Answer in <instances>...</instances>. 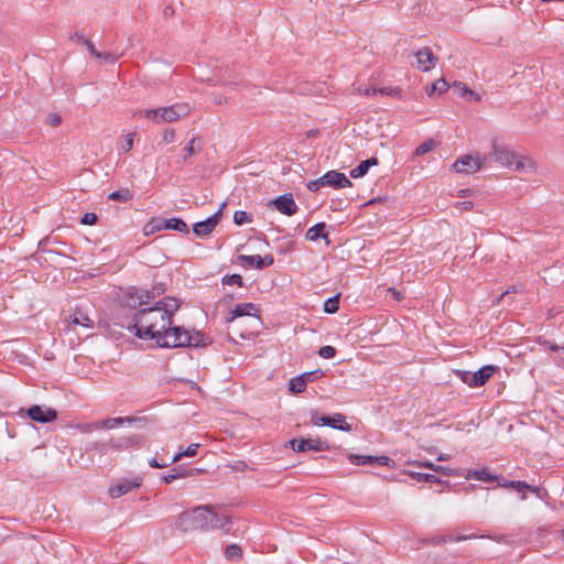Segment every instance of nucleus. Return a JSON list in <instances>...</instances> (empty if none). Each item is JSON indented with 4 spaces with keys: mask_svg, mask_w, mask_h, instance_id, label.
I'll use <instances>...</instances> for the list:
<instances>
[{
    "mask_svg": "<svg viewBox=\"0 0 564 564\" xmlns=\"http://www.w3.org/2000/svg\"><path fill=\"white\" fill-rule=\"evenodd\" d=\"M153 299L152 292H139L130 295L129 305L140 308L133 315L129 330L142 340H155L162 348L205 347L210 339L200 332H189L181 326H172L174 313L180 304L176 299L165 297L153 306H147Z\"/></svg>",
    "mask_w": 564,
    "mask_h": 564,
    "instance_id": "nucleus-1",
    "label": "nucleus"
},
{
    "mask_svg": "<svg viewBox=\"0 0 564 564\" xmlns=\"http://www.w3.org/2000/svg\"><path fill=\"white\" fill-rule=\"evenodd\" d=\"M229 518L215 512L208 506H199L193 510L182 512L176 520V529L182 532L195 530H214L225 528Z\"/></svg>",
    "mask_w": 564,
    "mask_h": 564,
    "instance_id": "nucleus-2",
    "label": "nucleus"
},
{
    "mask_svg": "<svg viewBox=\"0 0 564 564\" xmlns=\"http://www.w3.org/2000/svg\"><path fill=\"white\" fill-rule=\"evenodd\" d=\"M189 112L191 107L187 104H174L162 108L140 110L134 113V117L150 119L156 124H162L177 121Z\"/></svg>",
    "mask_w": 564,
    "mask_h": 564,
    "instance_id": "nucleus-3",
    "label": "nucleus"
},
{
    "mask_svg": "<svg viewBox=\"0 0 564 564\" xmlns=\"http://www.w3.org/2000/svg\"><path fill=\"white\" fill-rule=\"evenodd\" d=\"M498 367L496 366H484L476 372L466 370H456V376L467 386L471 388L482 387L492 377Z\"/></svg>",
    "mask_w": 564,
    "mask_h": 564,
    "instance_id": "nucleus-4",
    "label": "nucleus"
},
{
    "mask_svg": "<svg viewBox=\"0 0 564 564\" xmlns=\"http://www.w3.org/2000/svg\"><path fill=\"white\" fill-rule=\"evenodd\" d=\"M141 445V436L139 435H129L123 436L118 440H111L108 443L96 444L95 448L100 451L101 453H106L109 448L115 451L129 449L131 447H137Z\"/></svg>",
    "mask_w": 564,
    "mask_h": 564,
    "instance_id": "nucleus-5",
    "label": "nucleus"
},
{
    "mask_svg": "<svg viewBox=\"0 0 564 564\" xmlns=\"http://www.w3.org/2000/svg\"><path fill=\"white\" fill-rule=\"evenodd\" d=\"M484 160L479 154H467L456 160L452 169L457 173H475L482 167Z\"/></svg>",
    "mask_w": 564,
    "mask_h": 564,
    "instance_id": "nucleus-6",
    "label": "nucleus"
},
{
    "mask_svg": "<svg viewBox=\"0 0 564 564\" xmlns=\"http://www.w3.org/2000/svg\"><path fill=\"white\" fill-rule=\"evenodd\" d=\"M226 203H223L218 210L209 216L207 219L203 221H198L194 224L193 231L198 237H206L208 236L218 225L221 216H223V209L225 208Z\"/></svg>",
    "mask_w": 564,
    "mask_h": 564,
    "instance_id": "nucleus-7",
    "label": "nucleus"
},
{
    "mask_svg": "<svg viewBox=\"0 0 564 564\" xmlns=\"http://www.w3.org/2000/svg\"><path fill=\"white\" fill-rule=\"evenodd\" d=\"M28 416L39 423H50L57 419V412L48 406L32 405L28 409Z\"/></svg>",
    "mask_w": 564,
    "mask_h": 564,
    "instance_id": "nucleus-8",
    "label": "nucleus"
},
{
    "mask_svg": "<svg viewBox=\"0 0 564 564\" xmlns=\"http://www.w3.org/2000/svg\"><path fill=\"white\" fill-rule=\"evenodd\" d=\"M270 205L274 206L276 210L285 216H292L299 209L291 193L278 196L275 199L271 200Z\"/></svg>",
    "mask_w": 564,
    "mask_h": 564,
    "instance_id": "nucleus-9",
    "label": "nucleus"
},
{
    "mask_svg": "<svg viewBox=\"0 0 564 564\" xmlns=\"http://www.w3.org/2000/svg\"><path fill=\"white\" fill-rule=\"evenodd\" d=\"M416 67L421 72H429L433 69L438 61L431 50V47H423L415 53Z\"/></svg>",
    "mask_w": 564,
    "mask_h": 564,
    "instance_id": "nucleus-10",
    "label": "nucleus"
},
{
    "mask_svg": "<svg viewBox=\"0 0 564 564\" xmlns=\"http://www.w3.org/2000/svg\"><path fill=\"white\" fill-rule=\"evenodd\" d=\"M349 460L351 464L357 466L365 465H373L377 464L379 466H391L393 460L387 456H371V455H356L351 454L349 456Z\"/></svg>",
    "mask_w": 564,
    "mask_h": 564,
    "instance_id": "nucleus-11",
    "label": "nucleus"
},
{
    "mask_svg": "<svg viewBox=\"0 0 564 564\" xmlns=\"http://www.w3.org/2000/svg\"><path fill=\"white\" fill-rule=\"evenodd\" d=\"M165 229L175 230V231H178V232H182L185 235L189 234V228H188L187 224L183 219L176 218V217H173L170 219H160L153 226L152 231L153 230L160 231V230H165Z\"/></svg>",
    "mask_w": 564,
    "mask_h": 564,
    "instance_id": "nucleus-12",
    "label": "nucleus"
},
{
    "mask_svg": "<svg viewBox=\"0 0 564 564\" xmlns=\"http://www.w3.org/2000/svg\"><path fill=\"white\" fill-rule=\"evenodd\" d=\"M516 154V152L505 145H499L497 143L492 144V156L495 162L509 169L512 166V161H514Z\"/></svg>",
    "mask_w": 564,
    "mask_h": 564,
    "instance_id": "nucleus-13",
    "label": "nucleus"
},
{
    "mask_svg": "<svg viewBox=\"0 0 564 564\" xmlns=\"http://www.w3.org/2000/svg\"><path fill=\"white\" fill-rule=\"evenodd\" d=\"M141 486V478L123 479L119 484L109 488V495L112 498H119Z\"/></svg>",
    "mask_w": 564,
    "mask_h": 564,
    "instance_id": "nucleus-14",
    "label": "nucleus"
},
{
    "mask_svg": "<svg viewBox=\"0 0 564 564\" xmlns=\"http://www.w3.org/2000/svg\"><path fill=\"white\" fill-rule=\"evenodd\" d=\"M323 176L326 186L334 188H346L351 186L349 178L341 172L332 170L326 172Z\"/></svg>",
    "mask_w": 564,
    "mask_h": 564,
    "instance_id": "nucleus-15",
    "label": "nucleus"
},
{
    "mask_svg": "<svg viewBox=\"0 0 564 564\" xmlns=\"http://www.w3.org/2000/svg\"><path fill=\"white\" fill-rule=\"evenodd\" d=\"M238 259L242 264H248L258 270H262L267 267H270L274 262V259L271 254H267L264 257H261L259 254H256V256L240 254Z\"/></svg>",
    "mask_w": 564,
    "mask_h": 564,
    "instance_id": "nucleus-16",
    "label": "nucleus"
},
{
    "mask_svg": "<svg viewBox=\"0 0 564 564\" xmlns=\"http://www.w3.org/2000/svg\"><path fill=\"white\" fill-rule=\"evenodd\" d=\"M509 169L525 174H531L536 171V166L533 160L528 155L519 153L516 154L514 161H512V166Z\"/></svg>",
    "mask_w": 564,
    "mask_h": 564,
    "instance_id": "nucleus-17",
    "label": "nucleus"
},
{
    "mask_svg": "<svg viewBox=\"0 0 564 564\" xmlns=\"http://www.w3.org/2000/svg\"><path fill=\"white\" fill-rule=\"evenodd\" d=\"M258 308L256 304L253 303H241L237 304L236 307L230 312L229 316L226 318L227 323L234 322L238 317L242 316H254L258 319L259 316L257 315Z\"/></svg>",
    "mask_w": 564,
    "mask_h": 564,
    "instance_id": "nucleus-18",
    "label": "nucleus"
},
{
    "mask_svg": "<svg viewBox=\"0 0 564 564\" xmlns=\"http://www.w3.org/2000/svg\"><path fill=\"white\" fill-rule=\"evenodd\" d=\"M329 449V445L326 441L321 440H313V438H300V442L297 444V452H306V451H313V452H324Z\"/></svg>",
    "mask_w": 564,
    "mask_h": 564,
    "instance_id": "nucleus-19",
    "label": "nucleus"
},
{
    "mask_svg": "<svg viewBox=\"0 0 564 564\" xmlns=\"http://www.w3.org/2000/svg\"><path fill=\"white\" fill-rule=\"evenodd\" d=\"M326 225L325 223H318L312 226L305 234V238L310 241H316L319 238H323L326 243H329L328 234L325 232Z\"/></svg>",
    "mask_w": 564,
    "mask_h": 564,
    "instance_id": "nucleus-20",
    "label": "nucleus"
},
{
    "mask_svg": "<svg viewBox=\"0 0 564 564\" xmlns=\"http://www.w3.org/2000/svg\"><path fill=\"white\" fill-rule=\"evenodd\" d=\"M379 161L377 158L372 156L370 159H367L365 161H361L356 167H354L351 171H350V176L352 178H359V177H362L367 174V172L369 171V169L371 166H376L378 165Z\"/></svg>",
    "mask_w": 564,
    "mask_h": 564,
    "instance_id": "nucleus-21",
    "label": "nucleus"
},
{
    "mask_svg": "<svg viewBox=\"0 0 564 564\" xmlns=\"http://www.w3.org/2000/svg\"><path fill=\"white\" fill-rule=\"evenodd\" d=\"M466 479H475L480 481L498 480V476L491 474L488 468L469 469L465 475Z\"/></svg>",
    "mask_w": 564,
    "mask_h": 564,
    "instance_id": "nucleus-22",
    "label": "nucleus"
},
{
    "mask_svg": "<svg viewBox=\"0 0 564 564\" xmlns=\"http://www.w3.org/2000/svg\"><path fill=\"white\" fill-rule=\"evenodd\" d=\"M326 426L344 432L351 431V425L346 422V416L341 413H334L333 415H329L328 424H326Z\"/></svg>",
    "mask_w": 564,
    "mask_h": 564,
    "instance_id": "nucleus-23",
    "label": "nucleus"
},
{
    "mask_svg": "<svg viewBox=\"0 0 564 564\" xmlns=\"http://www.w3.org/2000/svg\"><path fill=\"white\" fill-rule=\"evenodd\" d=\"M70 324L76 326H84L86 328H93L94 327V321L80 308H76L74 314L69 317Z\"/></svg>",
    "mask_w": 564,
    "mask_h": 564,
    "instance_id": "nucleus-24",
    "label": "nucleus"
},
{
    "mask_svg": "<svg viewBox=\"0 0 564 564\" xmlns=\"http://www.w3.org/2000/svg\"><path fill=\"white\" fill-rule=\"evenodd\" d=\"M135 421V419H132V417H129V416H126V417H111V419H106V420H102V421H99L97 423H95V426L98 427V429H116L122 424H124L126 422L127 423H131Z\"/></svg>",
    "mask_w": 564,
    "mask_h": 564,
    "instance_id": "nucleus-25",
    "label": "nucleus"
},
{
    "mask_svg": "<svg viewBox=\"0 0 564 564\" xmlns=\"http://www.w3.org/2000/svg\"><path fill=\"white\" fill-rule=\"evenodd\" d=\"M133 198V192L129 188H122L119 191H115L108 195L109 200L126 203Z\"/></svg>",
    "mask_w": 564,
    "mask_h": 564,
    "instance_id": "nucleus-26",
    "label": "nucleus"
},
{
    "mask_svg": "<svg viewBox=\"0 0 564 564\" xmlns=\"http://www.w3.org/2000/svg\"><path fill=\"white\" fill-rule=\"evenodd\" d=\"M305 388L306 384L301 375L289 380V390L294 394L302 393Z\"/></svg>",
    "mask_w": 564,
    "mask_h": 564,
    "instance_id": "nucleus-27",
    "label": "nucleus"
},
{
    "mask_svg": "<svg viewBox=\"0 0 564 564\" xmlns=\"http://www.w3.org/2000/svg\"><path fill=\"white\" fill-rule=\"evenodd\" d=\"M453 89L460 97H466L469 95V96H473L475 100H477V101L480 100V97L477 94H475L473 90H470L464 83L455 82L453 84Z\"/></svg>",
    "mask_w": 564,
    "mask_h": 564,
    "instance_id": "nucleus-28",
    "label": "nucleus"
},
{
    "mask_svg": "<svg viewBox=\"0 0 564 564\" xmlns=\"http://www.w3.org/2000/svg\"><path fill=\"white\" fill-rule=\"evenodd\" d=\"M448 89V84L444 78L434 82L430 87L426 88V94L432 96L434 93L442 94Z\"/></svg>",
    "mask_w": 564,
    "mask_h": 564,
    "instance_id": "nucleus-29",
    "label": "nucleus"
},
{
    "mask_svg": "<svg viewBox=\"0 0 564 564\" xmlns=\"http://www.w3.org/2000/svg\"><path fill=\"white\" fill-rule=\"evenodd\" d=\"M199 444H191L186 447L184 452L177 453L171 459V463L180 462L183 457H193L197 454V449Z\"/></svg>",
    "mask_w": 564,
    "mask_h": 564,
    "instance_id": "nucleus-30",
    "label": "nucleus"
},
{
    "mask_svg": "<svg viewBox=\"0 0 564 564\" xmlns=\"http://www.w3.org/2000/svg\"><path fill=\"white\" fill-rule=\"evenodd\" d=\"M225 556L229 561H239L242 557V550L238 544H230L226 547Z\"/></svg>",
    "mask_w": 564,
    "mask_h": 564,
    "instance_id": "nucleus-31",
    "label": "nucleus"
},
{
    "mask_svg": "<svg viewBox=\"0 0 564 564\" xmlns=\"http://www.w3.org/2000/svg\"><path fill=\"white\" fill-rule=\"evenodd\" d=\"M339 299L340 294L327 299L324 303V312L328 314L336 313L339 310Z\"/></svg>",
    "mask_w": 564,
    "mask_h": 564,
    "instance_id": "nucleus-32",
    "label": "nucleus"
},
{
    "mask_svg": "<svg viewBox=\"0 0 564 564\" xmlns=\"http://www.w3.org/2000/svg\"><path fill=\"white\" fill-rule=\"evenodd\" d=\"M199 149V142L197 138H192L186 147L184 148L183 161L186 162L192 155H194Z\"/></svg>",
    "mask_w": 564,
    "mask_h": 564,
    "instance_id": "nucleus-33",
    "label": "nucleus"
},
{
    "mask_svg": "<svg viewBox=\"0 0 564 564\" xmlns=\"http://www.w3.org/2000/svg\"><path fill=\"white\" fill-rule=\"evenodd\" d=\"M189 475L187 470H182L180 468H173L172 473L162 477L163 482L171 484L176 479L185 478Z\"/></svg>",
    "mask_w": 564,
    "mask_h": 564,
    "instance_id": "nucleus-34",
    "label": "nucleus"
},
{
    "mask_svg": "<svg viewBox=\"0 0 564 564\" xmlns=\"http://www.w3.org/2000/svg\"><path fill=\"white\" fill-rule=\"evenodd\" d=\"M378 94H380L382 96L394 97L398 99L402 98V89L398 86L378 88Z\"/></svg>",
    "mask_w": 564,
    "mask_h": 564,
    "instance_id": "nucleus-35",
    "label": "nucleus"
},
{
    "mask_svg": "<svg viewBox=\"0 0 564 564\" xmlns=\"http://www.w3.org/2000/svg\"><path fill=\"white\" fill-rule=\"evenodd\" d=\"M252 221V216L245 210H237L234 214V223L238 226Z\"/></svg>",
    "mask_w": 564,
    "mask_h": 564,
    "instance_id": "nucleus-36",
    "label": "nucleus"
},
{
    "mask_svg": "<svg viewBox=\"0 0 564 564\" xmlns=\"http://www.w3.org/2000/svg\"><path fill=\"white\" fill-rule=\"evenodd\" d=\"M311 423L315 426H326L328 424V416L319 414L318 411H311Z\"/></svg>",
    "mask_w": 564,
    "mask_h": 564,
    "instance_id": "nucleus-37",
    "label": "nucleus"
},
{
    "mask_svg": "<svg viewBox=\"0 0 564 564\" xmlns=\"http://www.w3.org/2000/svg\"><path fill=\"white\" fill-rule=\"evenodd\" d=\"M223 284L225 285H234L237 284L238 286H243V280L240 274L234 273V274H227L221 279Z\"/></svg>",
    "mask_w": 564,
    "mask_h": 564,
    "instance_id": "nucleus-38",
    "label": "nucleus"
},
{
    "mask_svg": "<svg viewBox=\"0 0 564 564\" xmlns=\"http://www.w3.org/2000/svg\"><path fill=\"white\" fill-rule=\"evenodd\" d=\"M475 538H476L475 534H470V535H445V536H441L437 540V543L462 542V541H466L468 539H475Z\"/></svg>",
    "mask_w": 564,
    "mask_h": 564,
    "instance_id": "nucleus-39",
    "label": "nucleus"
},
{
    "mask_svg": "<svg viewBox=\"0 0 564 564\" xmlns=\"http://www.w3.org/2000/svg\"><path fill=\"white\" fill-rule=\"evenodd\" d=\"M122 56V53L117 52H100V57H96L97 59H101L109 64H115L120 57Z\"/></svg>",
    "mask_w": 564,
    "mask_h": 564,
    "instance_id": "nucleus-40",
    "label": "nucleus"
},
{
    "mask_svg": "<svg viewBox=\"0 0 564 564\" xmlns=\"http://www.w3.org/2000/svg\"><path fill=\"white\" fill-rule=\"evenodd\" d=\"M410 475L417 481L440 482V479L432 474L411 473Z\"/></svg>",
    "mask_w": 564,
    "mask_h": 564,
    "instance_id": "nucleus-41",
    "label": "nucleus"
},
{
    "mask_svg": "<svg viewBox=\"0 0 564 564\" xmlns=\"http://www.w3.org/2000/svg\"><path fill=\"white\" fill-rule=\"evenodd\" d=\"M434 145L435 143L433 140L425 141L415 149L414 154L417 156L423 155L430 152L434 148Z\"/></svg>",
    "mask_w": 564,
    "mask_h": 564,
    "instance_id": "nucleus-42",
    "label": "nucleus"
},
{
    "mask_svg": "<svg viewBox=\"0 0 564 564\" xmlns=\"http://www.w3.org/2000/svg\"><path fill=\"white\" fill-rule=\"evenodd\" d=\"M323 376V371L319 369H316L314 371H307L301 375V377L304 379L305 384L307 386L308 382H313L316 379L321 378Z\"/></svg>",
    "mask_w": 564,
    "mask_h": 564,
    "instance_id": "nucleus-43",
    "label": "nucleus"
},
{
    "mask_svg": "<svg viewBox=\"0 0 564 564\" xmlns=\"http://www.w3.org/2000/svg\"><path fill=\"white\" fill-rule=\"evenodd\" d=\"M528 488H530V485L525 481H522V480H516L514 481V487H512V489L517 490L518 492L521 494L520 496V499L521 500H525L527 499V495H525V490H528Z\"/></svg>",
    "mask_w": 564,
    "mask_h": 564,
    "instance_id": "nucleus-44",
    "label": "nucleus"
},
{
    "mask_svg": "<svg viewBox=\"0 0 564 564\" xmlns=\"http://www.w3.org/2000/svg\"><path fill=\"white\" fill-rule=\"evenodd\" d=\"M318 355L322 358L329 359L336 355V349L333 346L326 345L321 347V349L318 350Z\"/></svg>",
    "mask_w": 564,
    "mask_h": 564,
    "instance_id": "nucleus-45",
    "label": "nucleus"
},
{
    "mask_svg": "<svg viewBox=\"0 0 564 564\" xmlns=\"http://www.w3.org/2000/svg\"><path fill=\"white\" fill-rule=\"evenodd\" d=\"M323 186H326L324 183V176H321L307 183V189L311 192H317Z\"/></svg>",
    "mask_w": 564,
    "mask_h": 564,
    "instance_id": "nucleus-46",
    "label": "nucleus"
},
{
    "mask_svg": "<svg viewBox=\"0 0 564 564\" xmlns=\"http://www.w3.org/2000/svg\"><path fill=\"white\" fill-rule=\"evenodd\" d=\"M133 138H134V133H129V134L126 135L124 141L120 145V150L122 152L127 153V152H129L132 149V147H133Z\"/></svg>",
    "mask_w": 564,
    "mask_h": 564,
    "instance_id": "nucleus-47",
    "label": "nucleus"
},
{
    "mask_svg": "<svg viewBox=\"0 0 564 564\" xmlns=\"http://www.w3.org/2000/svg\"><path fill=\"white\" fill-rule=\"evenodd\" d=\"M98 220V217L95 213H86L80 219V224L83 225H95Z\"/></svg>",
    "mask_w": 564,
    "mask_h": 564,
    "instance_id": "nucleus-48",
    "label": "nucleus"
},
{
    "mask_svg": "<svg viewBox=\"0 0 564 564\" xmlns=\"http://www.w3.org/2000/svg\"><path fill=\"white\" fill-rule=\"evenodd\" d=\"M529 491L533 492L539 499H544L547 496V491L539 486H531L528 488Z\"/></svg>",
    "mask_w": 564,
    "mask_h": 564,
    "instance_id": "nucleus-49",
    "label": "nucleus"
},
{
    "mask_svg": "<svg viewBox=\"0 0 564 564\" xmlns=\"http://www.w3.org/2000/svg\"><path fill=\"white\" fill-rule=\"evenodd\" d=\"M84 45L87 47L89 54L93 56V57H100V52L96 50L94 43L90 41V40H85V43Z\"/></svg>",
    "mask_w": 564,
    "mask_h": 564,
    "instance_id": "nucleus-50",
    "label": "nucleus"
},
{
    "mask_svg": "<svg viewBox=\"0 0 564 564\" xmlns=\"http://www.w3.org/2000/svg\"><path fill=\"white\" fill-rule=\"evenodd\" d=\"M175 139V132L172 129H167L162 134V141L165 143H172Z\"/></svg>",
    "mask_w": 564,
    "mask_h": 564,
    "instance_id": "nucleus-51",
    "label": "nucleus"
},
{
    "mask_svg": "<svg viewBox=\"0 0 564 564\" xmlns=\"http://www.w3.org/2000/svg\"><path fill=\"white\" fill-rule=\"evenodd\" d=\"M70 41H76L78 43L84 44L85 40H88L82 31H76L74 34L69 36Z\"/></svg>",
    "mask_w": 564,
    "mask_h": 564,
    "instance_id": "nucleus-52",
    "label": "nucleus"
},
{
    "mask_svg": "<svg viewBox=\"0 0 564 564\" xmlns=\"http://www.w3.org/2000/svg\"><path fill=\"white\" fill-rule=\"evenodd\" d=\"M170 464H172L171 462H159L156 458H151L149 460V465L152 467V468H164L166 466H169Z\"/></svg>",
    "mask_w": 564,
    "mask_h": 564,
    "instance_id": "nucleus-53",
    "label": "nucleus"
},
{
    "mask_svg": "<svg viewBox=\"0 0 564 564\" xmlns=\"http://www.w3.org/2000/svg\"><path fill=\"white\" fill-rule=\"evenodd\" d=\"M474 204L469 200L457 202L455 207L460 210H470Z\"/></svg>",
    "mask_w": 564,
    "mask_h": 564,
    "instance_id": "nucleus-54",
    "label": "nucleus"
},
{
    "mask_svg": "<svg viewBox=\"0 0 564 564\" xmlns=\"http://www.w3.org/2000/svg\"><path fill=\"white\" fill-rule=\"evenodd\" d=\"M357 90H358L359 94H362V95H366V96H376V95H378V88H376V87L365 88V89H362L361 87H358Z\"/></svg>",
    "mask_w": 564,
    "mask_h": 564,
    "instance_id": "nucleus-55",
    "label": "nucleus"
},
{
    "mask_svg": "<svg viewBox=\"0 0 564 564\" xmlns=\"http://www.w3.org/2000/svg\"><path fill=\"white\" fill-rule=\"evenodd\" d=\"M514 481L516 480L500 479L498 477L497 484H498L499 487L512 489V487H514Z\"/></svg>",
    "mask_w": 564,
    "mask_h": 564,
    "instance_id": "nucleus-56",
    "label": "nucleus"
},
{
    "mask_svg": "<svg viewBox=\"0 0 564 564\" xmlns=\"http://www.w3.org/2000/svg\"><path fill=\"white\" fill-rule=\"evenodd\" d=\"M434 471L441 473V474H443L445 476H452L453 475V470L451 468L444 467V466H440V465H437V467L434 468Z\"/></svg>",
    "mask_w": 564,
    "mask_h": 564,
    "instance_id": "nucleus-57",
    "label": "nucleus"
},
{
    "mask_svg": "<svg viewBox=\"0 0 564 564\" xmlns=\"http://www.w3.org/2000/svg\"><path fill=\"white\" fill-rule=\"evenodd\" d=\"M61 117L58 115H50V122L52 126H58L61 123Z\"/></svg>",
    "mask_w": 564,
    "mask_h": 564,
    "instance_id": "nucleus-58",
    "label": "nucleus"
},
{
    "mask_svg": "<svg viewBox=\"0 0 564 564\" xmlns=\"http://www.w3.org/2000/svg\"><path fill=\"white\" fill-rule=\"evenodd\" d=\"M300 442V438H292L288 442V446L291 447L294 452H297V444Z\"/></svg>",
    "mask_w": 564,
    "mask_h": 564,
    "instance_id": "nucleus-59",
    "label": "nucleus"
},
{
    "mask_svg": "<svg viewBox=\"0 0 564 564\" xmlns=\"http://www.w3.org/2000/svg\"><path fill=\"white\" fill-rule=\"evenodd\" d=\"M420 466L424 467V468L432 469V470H434V468L437 467V465H435V464H433L431 462H422V463H420Z\"/></svg>",
    "mask_w": 564,
    "mask_h": 564,
    "instance_id": "nucleus-60",
    "label": "nucleus"
},
{
    "mask_svg": "<svg viewBox=\"0 0 564 564\" xmlns=\"http://www.w3.org/2000/svg\"><path fill=\"white\" fill-rule=\"evenodd\" d=\"M226 101H227L226 97H224L221 95H216L215 98H214V102L217 104V105H221V104H224Z\"/></svg>",
    "mask_w": 564,
    "mask_h": 564,
    "instance_id": "nucleus-61",
    "label": "nucleus"
},
{
    "mask_svg": "<svg viewBox=\"0 0 564 564\" xmlns=\"http://www.w3.org/2000/svg\"><path fill=\"white\" fill-rule=\"evenodd\" d=\"M549 347V349L553 350V351H557L560 350V346L556 345V344H551V343H545Z\"/></svg>",
    "mask_w": 564,
    "mask_h": 564,
    "instance_id": "nucleus-62",
    "label": "nucleus"
},
{
    "mask_svg": "<svg viewBox=\"0 0 564 564\" xmlns=\"http://www.w3.org/2000/svg\"><path fill=\"white\" fill-rule=\"evenodd\" d=\"M389 292H391L394 296V299H397L398 301L401 300V295H400V292H398L397 290L394 289H389Z\"/></svg>",
    "mask_w": 564,
    "mask_h": 564,
    "instance_id": "nucleus-63",
    "label": "nucleus"
},
{
    "mask_svg": "<svg viewBox=\"0 0 564 564\" xmlns=\"http://www.w3.org/2000/svg\"><path fill=\"white\" fill-rule=\"evenodd\" d=\"M448 459V455L446 454H441L438 457H437V460L438 462H444V460H447Z\"/></svg>",
    "mask_w": 564,
    "mask_h": 564,
    "instance_id": "nucleus-64",
    "label": "nucleus"
}]
</instances>
